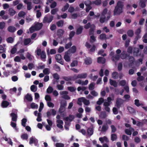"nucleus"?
Segmentation results:
<instances>
[{"instance_id": "obj_7", "label": "nucleus", "mask_w": 147, "mask_h": 147, "mask_svg": "<svg viewBox=\"0 0 147 147\" xmlns=\"http://www.w3.org/2000/svg\"><path fill=\"white\" fill-rule=\"evenodd\" d=\"M76 47L75 45H74L66 52H67L69 54L70 53H74L76 52Z\"/></svg>"}, {"instance_id": "obj_28", "label": "nucleus", "mask_w": 147, "mask_h": 147, "mask_svg": "<svg viewBox=\"0 0 147 147\" xmlns=\"http://www.w3.org/2000/svg\"><path fill=\"white\" fill-rule=\"evenodd\" d=\"M128 36L131 37L133 36L134 35V32L133 30H129L127 32Z\"/></svg>"}, {"instance_id": "obj_49", "label": "nucleus", "mask_w": 147, "mask_h": 147, "mask_svg": "<svg viewBox=\"0 0 147 147\" xmlns=\"http://www.w3.org/2000/svg\"><path fill=\"white\" fill-rule=\"evenodd\" d=\"M84 3L86 6H90L92 4V1L91 2L90 1L88 0L86 1Z\"/></svg>"}, {"instance_id": "obj_35", "label": "nucleus", "mask_w": 147, "mask_h": 147, "mask_svg": "<svg viewBox=\"0 0 147 147\" xmlns=\"http://www.w3.org/2000/svg\"><path fill=\"white\" fill-rule=\"evenodd\" d=\"M129 61L130 65L133 63L134 61V57L132 56H130L129 58Z\"/></svg>"}, {"instance_id": "obj_34", "label": "nucleus", "mask_w": 147, "mask_h": 147, "mask_svg": "<svg viewBox=\"0 0 147 147\" xmlns=\"http://www.w3.org/2000/svg\"><path fill=\"white\" fill-rule=\"evenodd\" d=\"M31 42V40L30 38H26L24 41V44L25 45H27L29 44Z\"/></svg>"}, {"instance_id": "obj_12", "label": "nucleus", "mask_w": 147, "mask_h": 147, "mask_svg": "<svg viewBox=\"0 0 147 147\" xmlns=\"http://www.w3.org/2000/svg\"><path fill=\"white\" fill-rule=\"evenodd\" d=\"M8 31L11 33H14L16 30V28L13 26H9L8 28Z\"/></svg>"}, {"instance_id": "obj_9", "label": "nucleus", "mask_w": 147, "mask_h": 147, "mask_svg": "<svg viewBox=\"0 0 147 147\" xmlns=\"http://www.w3.org/2000/svg\"><path fill=\"white\" fill-rule=\"evenodd\" d=\"M109 80L110 84L111 85L113 86L115 88H116L117 87V83L116 81L112 80L111 79H110Z\"/></svg>"}, {"instance_id": "obj_57", "label": "nucleus", "mask_w": 147, "mask_h": 147, "mask_svg": "<svg viewBox=\"0 0 147 147\" xmlns=\"http://www.w3.org/2000/svg\"><path fill=\"white\" fill-rule=\"evenodd\" d=\"M55 58L57 61H59L62 59V57L61 54H58L55 56Z\"/></svg>"}, {"instance_id": "obj_20", "label": "nucleus", "mask_w": 147, "mask_h": 147, "mask_svg": "<svg viewBox=\"0 0 147 147\" xmlns=\"http://www.w3.org/2000/svg\"><path fill=\"white\" fill-rule=\"evenodd\" d=\"M1 104L3 107L6 108L9 106V103L7 101L3 100Z\"/></svg>"}, {"instance_id": "obj_1", "label": "nucleus", "mask_w": 147, "mask_h": 147, "mask_svg": "<svg viewBox=\"0 0 147 147\" xmlns=\"http://www.w3.org/2000/svg\"><path fill=\"white\" fill-rule=\"evenodd\" d=\"M123 7L124 5L123 2L121 1H118L113 11L114 15L116 16L120 15L123 12Z\"/></svg>"}, {"instance_id": "obj_56", "label": "nucleus", "mask_w": 147, "mask_h": 147, "mask_svg": "<svg viewBox=\"0 0 147 147\" xmlns=\"http://www.w3.org/2000/svg\"><path fill=\"white\" fill-rule=\"evenodd\" d=\"M5 24L4 22H0V29L3 30L5 27Z\"/></svg>"}, {"instance_id": "obj_10", "label": "nucleus", "mask_w": 147, "mask_h": 147, "mask_svg": "<svg viewBox=\"0 0 147 147\" xmlns=\"http://www.w3.org/2000/svg\"><path fill=\"white\" fill-rule=\"evenodd\" d=\"M147 0H144L140 1L139 3V5L140 6L142 9L145 8L146 6V2Z\"/></svg>"}, {"instance_id": "obj_2", "label": "nucleus", "mask_w": 147, "mask_h": 147, "mask_svg": "<svg viewBox=\"0 0 147 147\" xmlns=\"http://www.w3.org/2000/svg\"><path fill=\"white\" fill-rule=\"evenodd\" d=\"M53 16L50 15L49 14L46 15L45 16L43 20V23L44 24L50 23L53 21Z\"/></svg>"}, {"instance_id": "obj_39", "label": "nucleus", "mask_w": 147, "mask_h": 147, "mask_svg": "<svg viewBox=\"0 0 147 147\" xmlns=\"http://www.w3.org/2000/svg\"><path fill=\"white\" fill-rule=\"evenodd\" d=\"M96 41V37H95L94 35H92L90 36V41L91 43L94 42Z\"/></svg>"}, {"instance_id": "obj_15", "label": "nucleus", "mask_w": 147, "mask_h": 147, "mask_svg": "<svg viewBox=\"0 0 147 147\" xmlns=\"http://www.w3.org/2000/svg\"><path fill=\"white\" fill-rule=\"evenodd\" d=\"M10 116L11 117V120L13 121H16L17 118V115L14 113H12L10 114Z\"/></svg>"}, {"instance_id": "obj_45", "label": "nucleus", "mask_w": 147, "mask_h": 147, "mask_svg": "<svg viewBox=\"0 0 147 147\" xmlns=\"http://www.w3.org/2000/svg\"><path fill=\"white\" fill-rule=\"evenodd\" d=\"M27 121V119L26 118H24L22 120V125L24 127H26V124Z\"/></svg>"}, {"instance_id": "obj_61", "label": "nucleus", "mask_w": 147, "mask_h": 147, "mask_svg": "<svg viewBox=\"0 0 147 147\" xmlns=\"http://www.w3.org/2000/svg\"><path fill=\"white\" fill-rule=\"evenodd\" d=\"M126 83V81L124 80H121L119 82V84L122 86H124Z\"/></svg>"}, {"instance_id": "obj_14", "label": "nucleus", "mask_w": 147, "mask_h": 147, "mask_svg": "<svg viewBox=\"0 0 147 147\" xmlns=\"http://www.w3.org/2000/svg\"><path fill=\"white\" fill-rule=\"evenodd\" d=\"M97 62L99 63L104 64L105 62V58L102 57H99L97 58Z\"/></svg>"}, {"instance_id": "obj_29", "label": "nucleus", "mask_w": 147, "mask_h": 147, "mask_svg": "<svg viewBox=\"0 0 147 147\" xmlns=\"http://www.w3.org/2000/svg\"><path fill=\"white\" fill-rule=\"evenodd\" d=\"M118 76V74L117 72L114 71L112 73V77L114 79H117Z\"/></svg>"}, {"instance_id": "obj_8", "label": "nucleus", "mask_w": 147, "mask_h": 147, "mask_svg": "<svg viewBox=\"0 0 147 147\" xmlns=\"http://www.w3.org/2000/svg\"><path fill=\"white\" fill-rule=\"evenodd\" d=\"M34 26L36 30H38L42 28L43 26V24L42 23L38 22L35 24Z\"/></svg>"}, {"instance_id": "obj_36", "label": "nucleus", "mask_w": 147, "mask_h": 147, "mask_svg": "<svg viewBox=\"0 0 147 147\" xmlns=\"http://www.w3.org/2000/svg\"><path fill=\"white\" fill-rule=\"evenodd\" d=\"M135 105L137 107H139L141 105H143L142 103H140L139 102V100L138 99H136L134 100Z\"/></svg>"}, {"instance_id": "obj_60", "label": "nucleus", "mask_w": 147, "mask_h": 147, "mask_svg": "<svg viewBox=\"0 0 147 147\" xmlns=\"http://www.w3.org/2000/svg\"><path fill=\"white\" fill-rule=\"evenodd\" d=\"M141 32V29L140 28H138L135 31V34L136 35H140Z\"/></svg>"}, {"instance_id": "obj_27", "label": "nucleus", "mask_w": 147, "mask_h": 147, "mask_svg": "<svg viewBox=\"0 0 147 147\" xmlns=\"http://www.w3.org/2000/svg\"><path fill=\"white\" fill-rule=\"evenodd\" d=\"M127 54L125 51H123L121 53L120 57L122 59H125L127 57Z\"/></svg>"}, {"instance_id": "obj_50", "label": "nucleus", "mask_w": 147, "mask_h": 147, "mask_svg": "<svg viewBox=\"0 0 147 147\" xmlns=\"http://www.w3.org/2000/svg\"><path fill=\"white\" fill-rule=\"evenodd\" d=\"M7 41L8 43H12L14 41L13 38L11 37H9L7 39Z\"/></svg>"}, {"instance_id": "obj_18", "label": "nucleus", "mask_w": 147, "mask_h": 147, "mask_svg": "<svg viewBox=\"0 0 147 147\" xmlns=\"http://www.w3.org/2000/svg\"><path fill=\"white\" fill-rule=\"evenodd\" d=\"M74 119V115H69V117H66L65 119V120L66 121H68L69 120L70 121H71Z\"/></svg>"}, {"instance_id": "obj_32", "label": "nucleus", "mask_w": 147, "mask_h": 147, "mask_svg": "<svg viewBox=\"0 0 147 147\" xmlns=\"http://www.w3.org/2000/svg\"><path fill=\"white\" fill-rule=\"evenodd\" d=\"M102 2L101 0H96L92 1V4H94L96 5H99L101 4Z\"/></svg>"}, {"instance_id": "obj_58", "label": "nucleus", "mask_w": 147, "mask_h": 147, "mask_svg": "<svg viewBox=\"0 0 147 147\" xmlns=\"http://www.w3.org/2000/svg\"><path fill=\"white\" fill-rule=\"evenodd\" d=\"M75 34V32L74 31H71L69 34V39H71L74 36Z\"/></svg>"}, {"instance_id": "obj_55", "label": "nucleus", "mask_w": 147, "mask_h": 147, "mask_svg": "<svg viewBox=\"0 0 147 147\" xmlns=\"http://www.w3.org/2000/svg\"><path fill=\"white\" fill-rule=\"evenodd\" d=\"M28 138V136L26 134H22L21 136V138L23 140H27Z\"/></svg>"}, {"instance_id": "obj_30", "label": "nucleus", "mask_w": 147, "mask_h": 147, "mask_svg": "<svg viewBox=\"0 0 147 147\" xmlns=\"http://www.w3.org/2000/svg\"><path fill=\"white\" fill-rule=\"evenodd\" d=\"M25 98L28 101H31L32 100V96L28 93L26 95Z\"/></svg>"}, {"instance_id": "obj_33", "label": "nucleus", "mask_w": 147, "mask_h": 147, "mask_svg": "<svg viewBox=\"0 0 147 147\" xmlns=\"http://www.w3.org/2000/svg\"><path fill=\"white\" fill-rule=\"evenodd\" d=\"M9 11L10 15L11 16H14L16 13V12L12 8H10Z\"/></svg>"}, {"instance_id": "obj_43", "label": "nucleus", "mask_w": 147, "mask_h": 147, "mask_svg": "<svg viewBox=\"0 0 147 147\" xmlns=\"http://www.w3.org/2000/svg\"><path fill=\"white\" fill-rule=\"evenodd\" d=\"M30 89L32 91L35 92L37 90V87L35 85H33L31 86Z\"/></svg>"}, {"instance_id": "obj_52", "label": "nucleus", "mask_w": 147, "mask_h": 147, "mask_svg": "<svg viewBox=\"0 0 147 147\" xmlns=\"http://www.w3.org/2000/svg\"><path fill=\"white\" fill-rule=\"evenodd\" d=\"M37 121L38 122H40L42 121L41 114L40 113H38L37 115V118L36 119Z\"/></svg>"}, {"instance_id": "obj_13", "label": "nucleus", "mask_w": 147, "mask_h": 147, "mask_svg": "<svg viewBox=\"0 0 147 147\" xmlns=\"http://www.w3.org/2000/svg\"><path fill=\"white\" fill-rule=\"evenodd\" d=\"M107 115L105 111H101L99 115V117L101 119H105L106 118Z\"/></svg>"}, {"instance_id": "obj_23", "label": "nucleus", "mask_w": 147, "mask_h": 147, "mask_svg": "<svg viewBox=\"0 0 147 147\" xmlns=\"http://www.w3.org/2000/svg\"><path fill=\"white\" fill-rule=\"evenodd\" d=\"M106 19V17L104 15H102L100 17L99 21L100 23H103L105 22Z\"/></svg>"}, {"instance_id": "obj_53", "label": "nucleus", "mask_w": 147, "mask_h": 147, "mask_svg": "<svg viewBox=\"0 0 147 147\" xmlns=\"http://www.w3.org/2000/svg\"><path fill=\"white\" fill-rule=\"evenodd\" d=\"M143 41L145 43H147V32L146 33L143 37Z\"/></svg>"}, {"instance_id": "obj_26", "label": "nucleus", "mask_w": 147, "mask_h": 147, "mask_svg": "<svg viewBox=\"0 0 147 147\" xmlns=\"http://www.w3.org/2000/svg\"><path fill=\"white\" fill-rule=\"evenodd\" d=\"M92 63V59L90 58H87L85 59V63L86 65H90Z\"/></svg>"}, {"instance_id": "obj_40", "label": "nucleus", "mask_w": 147, "mask_h": 147, "mask_svg": "<svg viewBox=\"0 0 147 147\" xmlns=\"http://www.w3.org/2000/svg\"><path fill=\"white\" fill-rule=\"evenodd\" d=\"M111 140L113 141L117 139V136L116 134H111Z\"/></svg>"}, {"instance_id": "obj_37", "label": "nucleus", "mask_w": 147, "mask_h": 147, "mask_svg": "<svg viewBox=\"0 0 147 147\" xmlns=\"http://www.w3.org/2000/svg\"><path fill=\"white\" fill-rule=\"evenodd\" d=\"M104 99L102 98H99L98 100L96 102V103L97 105H100L104 102Z\"/></svg>"}, {"instance_id": "obj_22", "label": "nucleus", "mask_w": 147, "mask_h": 147, "mask_svg": "<svg viewBox=\"0 0 147 147\" xmlns=\"http://www.w3.org/2000/svg\"><path fill=\"white\" fill-rule=\"evenodd\" d=\"M56 25L58 27H62L64 24V21L63 20H60L57 22L56 23Z\"/></svg>"}, {"instance_id": "obj_31", "label": "nucleus", "mask_w": 147, "mask_h": 147, "mask_svg": "<svg viewBox=\"0 0 147 147\" xmlns=\"http://www.w3.org/2000/svg\"><path fill=\"white\" fill-rule=\"evenodd\" d=\"M108 129V126L107 124H104L101 129V130L102 131L105 132Z\"/></svg>"}, {"instance_id": "obj_4", "label": "nucleus", "mask_w": 147, "mask_h": 147, "mask_svg": "<svg viewBox=\"0 0 147 147\" xmlns=\"http://www.w3.org/2000/svg\"><path fill=\"white\" fill-rule=\"evenodd\" d=\"M124 100L121 98H117L116 99V106L118 108H119L123 103Z\"/></svg>"}, {"instance_id": "obj_41", "label": "nucleus", "mask_w": 147, "mask_h": 147, "mask_svg": "<svg viewBox=\"0 0 147 147\" xmlns=\"http://www.w3.org/2000/svg\"><path fill=\"white\" fill-rule=\"evenodd\" d=\"M95 84L94 83H91L89 86V89L90 90H93L94 88Z\"/></svg>"}, {"instance_id": "obj_38", "label": "nucleus", "mask_w": 147, "mask_h": 147, "mask_svg": "<svg viewBox=\"0 0 147 147\" xmlns=\"http://www.w3.org/2000/svg\"><path fill=\"white\" fill-rule=\"evenodd\" d=\"M127 108L129 112L131 113H133L135 112V110L134 109L129 106H128Z\"/></svg>"}, {"instance_id": "obj_44", "label": "nucleus", "mask_w": 147, "mask_h": 147, "mask_svg": "<svg viewBox=\"0 0 147 147\" xmlns=\"http://www.w3.org/2000/svg\"><path fill=\"white\" fill-rule=\"evenodd\" d=\"M40 55V57L41 59H45L46 58V55L45 51H42Z\"/></svg>"}, {"instance_id": "obj_5", "label": "nucleus", "mask_w": 147, "mask_h": 147, "mask_svg": "<svg viewBox=\"0 0 147 147\" xmlns=\"http://www.w3.org/2000/svg\"><path fill=\"white\" fill-rule=\"evenodd\" d=\"M64 33V30L62 29H59L57 32V34L58 37L56 39L57 40H58V38L60 39L62 37Z\"/></svg>"}, {"instance_id": "obj_21", "label": "nucleus", "mask_w": 147, "mask_h": 147, "mask_svg": "<svg viewBox=\"0 0 147 147\" xmlns=\"http://www.w3.org/2000/svg\"><path fill=\"white\" fill-rule=\"evenodd\" d=\"M99 38L101 40L104 39L106 40L109 38V37H107L106 35L105 34H102L99 35Z\"/></svg>"}, {"instance_id": "obj_48", "label": "nucleus", "mask_w": 147, "mask_h": 147, "mask_svg": "<svg viewBox=\"0 0 147 147\" xmlns=\"http://www.w3.org/2000/svg\"><path fill=\"white\" fill-rule=\"evenodd\" d=\"M78 64V61L76 60H74L71 63L70 66L71 67H73L75 66H77Z\"/></svg>"}, {"instance_id": "obj_42", "label": "nucleus", "mask_w": 147, "mask_h": 147, "mask_svg": "<svg viewBox=\"0 0 147 147\" xmlns=\"http://www.w3.org/2000/svg\"><path fill=\"white\" fill-rule=\"evenodd\" d=\"M69 4L68 3H67L66 5L62 8L61 11H65L69 7Z\"/></svg>"}, {"instance_id": "obj_17", "label": "nucleus", "mask_w": 147, "mask_h": 147, "mask_svg": "<svg viewBox=\"0 0 147 147\" xmlns=\"http://www.w3.org/2000/svg\"><path fill=\"white\" fill-rule=\"evenodd\" d=\"M83 29V27L82 26H80L78 28L76 31V34L77 35H79L82 33Z\"/></svg>"}, {"instance_id": "obj_63", "label": "nucleus", "mask_w": 147, "mask_h": 147, "mask_svg": "<svg viewBox=\"0 0 147 147\" xmlns=\"http://www.w3.org/2000/svg\"><path fill=\"white\" fill-rule=\"evenodd\" d=\"M67 88L69 90L72 92H74L76 90V88L71 86L68 87Z\"/></svg>"}, {"instance_id": "obj_54", "label": "nucleus", "mask_w": 147, "mask_h": 147, "mask_svg": "<svg viewBox=\"0 0 147 147\" xmlns=\"http://www.w3.org/2000/svg\"><path fill=\"white\" fill-rule=\"evenodd\" d=\"M72 45V43L71 42H69L65 45V48L66 49H69Z\"/></svg>"}, {"instance_id": "obj_19", "label": "nucleus", "mask_w": 147, "mask_h": 147, "mask_svg": "<svg viewBox=\"0 0 147 147\" xmlns=\"http://www.w3.org/2000/svg\"><path fill=\"white\" fill-rule=\"evenodd\" d=\"M87 76L86 73H82L78 74L77 76L78 78H86Z\"/></svg>"}, {"instance_id": "obj_47", "label": "nucleus", "mask_w": 147, "mask_h": 147, "mask_svg": "<svg viewBox=\"0 0 147 147\" xmlns=\"http://www.w3.org/2000/svg\"><path fill=\"white\" fill-rule=\"evenodd\" d=\"M17 51L16 48L15 47V46L11 49L10 53L12 54H15Z\"/></svg>"}, {"instance_id": "obj_59", "label": "nucleus", "mask_w": 147, "mask_h": 147, "mask_svg": "<svg viewBox=\"0 0 147 147\" xmlns=\"http://www.w3.org/2000/svg\"><path fill=\"white\" fill-rule=\"evenodd\" d=\"M91 27V23L89 22L85 25L84 28L86 29H89Z\"/></svg>"}, {"instance_id": "obj_51", "label": "nucleus", "mask_w": 147, "mask_h": 147, "mask_svg": "<svg viewBox=\"0 0 147 147\" xmlns=\"http://www.w3.org/2000/svg\"><path fill=\"white\" fill-rule=\"evenodd\" d=\"M38 106L34 102H32L30 104V107L32 109H37Z\"/></svg>"}, {"instance_id": "obj_62", "label": "nucleus", "mask_w": 147, "mask_h": 147, "mask_svg": "<svg viewBox=\"0 0 147 147\" xmlns=\"http://www.w3.org/2000/svg\"><path fill=\"white\" fill-rule=\"evenodd\" d=\"M41 16V13L40 12L39 10H37L36 11V16L37 18H39Z\"/></svg>"}, {"instance_id": "obj_25", "label": "nucleus", "mask_w": 147, "mask_h": 147, "mask_svg": "<svg viewBox=\"0 0 147 147\" xmlns=\"http://www.w3.org/2000/svg\"><path fill=\"white\" fill-rule=\"evenodd\" d=\"M96 47L95 45H93L91 48L89 50V53L92 54L94 53L96 50Z\"/></svg>"}, {"instance_id": "obj_11", "label": "nucleus", "mask_w": 147, "mask_h": 147, "mask_svg": "<svg viewBox=\"0 0 147 147\" xmlns=\"http://www.w3.org/2000/svg\"><path fill=\"white\" fill-rule=\"evenodd\" d=\"M69 54L67 52L65 51V52L64 58L66 62H69L70 61V57L69 55Z\"/></svg>"}, {"instance_id": "obj_24", "label": "nucleus", "mask_w": 147, "mask_h": 147, "mask_svg": "<svg viewBox=\"0 0 147 147\" xmlns=\"http://www.w3.org/2000/svg\"><path fill=\"white\" fill-rule=\"evenodd\" d=\"M87 133L89 135L91 136L93 133V129L92 127H89L87 130Z\"/></svg>"}, {"instance_id": "obj_3", "label": "nucleus", "mask_w": 147, "mask_h": 147, "mask_svg": "<svg viewBox=\"0 0 147 147\" xmlns=\"http://www.w3.org/2000/svg\"><path fill=\"white\" fill-rule=\"evenodd\" d=\"M38 140L35 137L32 136L30 138L29 144L30 145L34 144L35 146H37L38 145Z\"/></svg>"}, {"instance_id": "obj_64", "label": "nucleus", "mask_w": 147, "mask_h": 147, "mask_svg": "<svg viewBox=\"0 0 147 147\" xmlns=\"http://www.w3.org/2000/svg\"><path fill=\"white\" fill-rule=\"evenodd\" d=\"M64 146L63 144L61 143H57L55 144V146L56 147H63Z\"/></svg>"}, {"instance_id": "obj_46", "label": "nucleus", "mask_w": 147, "mask_h": 147, "mask_svg": "<svg viewBox=\"0 0 147 147\" xmlns=\"http://www.w3.org/2000/svg\"><path fill=\"white\" fill-rule=\"evenodd\" d=\"M53 88L51 86L49 87L47 90V92L49 94L53 92Z\"/></svg>"}, {"instance_id": "obj_6", "label": "nucleus", "mask_w": 147, "mask_h": 147, "mask_svg": "<svg viewBox=\"0 0 147 147\" xmlns=\"http://www.w3.org/2000/svg\"><path fill=\"white\" fill-rule=\"evenodd\" d=\"M95 28V26L94 24L91 25V27H90L89 31V35H94Z\"/></svg>"}, {"instance_id": "obj_16", "label": "nucleus", "mask_w": 147, "mask_h": 147, "mask_svg": "<svg viewBox=\"0 0 147 147\" xmlns=\"http://www.w3.org/2000/svg\"><path fill=\"white\" fill-rule=\"evenodd\" d=\"M130 130L128 129L125 130V132L127 135H130L131 134L132 132L134 131V129L132 127L130 128Z\"/></svg>"}]
</instances>
